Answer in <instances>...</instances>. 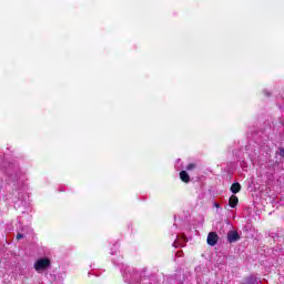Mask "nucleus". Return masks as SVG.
I'll return each instance as SVG.
<instances>
[{"label": "nucleus", "mask_w": 284, "mask_h": 284, "mask_svg": "<svg viewBox=\"0 0 284 284\" xmlns=\"http://www.w3.org/2000/svg\"><path fill=\"white\" fill-rule=\"evenodd\" d=\"M52 265V262L48 257H42L36 261L33 267L36 272H44V270H48Z\"/></svg>", "instance_id": "nucleus-1"}, {"label": "nucleus", "mask_w": 284, "mask_h": 284, "mask_svg": "<svg viewBox=\"0 0 284 284\" xmlns=\"http://www.w3.org/2000/svg\"><path fill=\"white\" fill-rule=\"evenodd\" d=\"M207 245L214 247L219 243V234L216 232H210L206 239Z\"/></svg>", "instance_id": "nucleus-2"}, {"label": "nucleus", "mask_w": 284, "mask_h": 284, "mask_svg": "<svg viewBox=\"0 0 284 284\" xmlns=\"http://www.w3.org/2000/svg\"><path fill=\"white\" fill-rule=\"evenodd\" d=\"M229 243H236V241H241V235H239L237 231H230L227 233Z\"/></svg>", "instance_id": "nucleus-3"}, {"label": "nucleus", "mask_w": 284, "mask_h": 284, "mask_svg": "<svg viewBox=\"0 0 284 284\" xmlns=\"http://www.w3.org/2000/svg\"><path fill=\"white\" fill-rule=\"evenodd\" d=\"M180 179L183 183H190V174L186 171L180 172Z\"/></svg>", "instance_id": "nucleus-4"}, {"label": "nucleus", "mask_w": 284, "mask_h": 284, "mask_svg": "<svg viewBox=\"0 0 284 284\" xmlns=\"http://www.w3.org/2000/svg\"><path fill=\"white\" fill-rule=\"evenodd\" d=\"M231 192H232L233 194H239V192H241V183L234 182V183L231 185Z\"/></svg>", "instance_id": "nucleus-5"}, {"label": "nucleus", "mask_w": 284, "mask_h": 284, "mask_svg": "<svg viewBox=\"0 0 284 284\" xmlns=\"http://www.w3.org/2000/svg\"><path fill=\"white\" fill-rule=\"evenodd\" d=\"M230 207H236L239 205V196L232 195L229 200Z\"/></svg>", "instance_id": "nucleus-6"}, {"label": "nucleus", "mask_w": 284, "mask_h": 284, "mask_svg": "<svg viewBox=\"0 0 284 284\" xmlns=\"http://www.w3.org/2000/svg\"><path fill=\"white\" fill-rule=\"evenodd\" d=\"M196 169V164H194V163H190V164H187V166H186V170L190 172V171H192V170H195Z\"/></svg>", "instance_id": "nucleus-7"}, {"label": "nucleus", "mask_w": 284, "mask_h": 284, "mask_svg": "<svg viewBox=\"0 0 284 284\" xmlns=\"http://www.w3.org/2000/svg\"><path fill=\"white\" fill-rule=\"evenodd\" d=\"M17 241H21V239H23V234L21 233H18L17 236H16Z\"/></svg>", "instance_id": "nucleus-8"}, {"label": "nucleus", "mask_w": 284, "mask_h": 284, "mask_svg": "<svg viewBox=\"0 0 284 284\" xmlns=\"http://www.w3.org/2000/svg\"><path fill=\"white\" fill-rule=\"evenodd\" d=\"M214 207H221V204H219V203H214Z\"/></svg>", "instance_id": "nucleus-9"}]
</instances>
